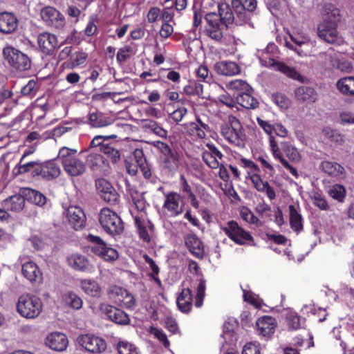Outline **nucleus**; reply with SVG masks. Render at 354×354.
I'll return each mask as SVG.
<instances>
[{
    "label": "nucleus",
    "mask_w": 354,
    "mask_h": 354,
    "mask_svg": "<svg viewBox=\"0 0 354 354\" xmlns=\"http://www.w3.org/2000/svg\"><path fill=\"white\" fill-rule=\"evenodd\" d=\"M18 21L14 15L9 12L0 13V32L9 34L17 28Z\"/></svg>",
    "instance_id": "2f4dec72"
},
{
    "label": "nucleus",
    "mask_w": 354,
    "mask_h": 354,
    "mask_svg": "<svg viewBox=\"0 0 354 354\" xmlns=\"http://www.w3.org/2000/svg\"><path fill=\"white\" fill-rule=\"evenodd\" d=\"M22 274L30 282H35L41 277V272L37 265L32 261H28L22 266Z\"/></svg>",
    "instance_id": "e433bc0d"
},
{
    "label": "nucleus",
    "mask_w": 354,
    "mask_h": 354,
    "mask_svg": "<svg viewBox=\"0 0 354 354\" xmlns=\"http://www.w3.org/2000/svg\"><path fill=\"white\" fill-rule=\"evenodd\" d=\"M25 198L38 207H44L47 203V198L41 192L28 187L21 188Z\"/></svg>",
    "instance_id": "7c9ffc66"
},
{
    "label": "nucleus",
    "mask_w": 354,
    "mask_h": 354,
    "mask_svg": "<svg viewBox=\"0 0 354 354\" xmlns=\"http://www.w3.org/2000/svg\"><path fill=\"white\" fill-rule=\"evenodd\" d=\"M21 92L23 95L34 96L37 92V82L33 80H29L28 82L22 87Z\"/></svg>",
    "instance_id": "774afa93"
},
{
    "label": "nucleus",
    "mask_w": 354,
    "mask_h": 354,
    "mask_svg": "<svg viewBox=\"0 0 354 354\" xmlns=\"http://www.w3.org/2000/svg\"><path fill=\"white\" fill-rule=\"evenodd\" d=\"M65 303L74 309H80L82 306V299L75 293L69 292L64 297Z\"/></svg>",
    "instance_id": "5fc2aeb1"
},
{
    "label": "nucleus",
    "mask_w": 354,
    "mask_h": 354,
    "mask_svg": "<svg viewBox=\"0 0 354 354\" xmlns=\"http://www.w3.org/2000/svg\"><path fill=\"white\" fill-rule=\"evenodd\" d=\"M256 324L260 335L265 337H270L273 335L277 325L275 318L269 315L259 318Z\"/></svg>",
    "instance_id": "b1692460"
},
{
    "label": "nucleus",
    "mask_w": 354,
    "mask_h": 354,
    "mask_svg": "<svg viewBox=\"0 0 354 354\" xmlns=\"http://www.w3.org/2000/svg\"><path fill=\"white\" fill-rule=\"evenodd\" d=\"M89 124L93 127H104L112 124L113 120L100 112H93L88 114Z\"/></svg>",
    "instance_id": "37998d69"
},
{
    "label": "nucleus",
    "mask_w": 354,
    "mask_h": 354,
    "mask_svg": "<svg viewBox=\"0 0 354 354\" xmlns=\"http://www.w3.org/2000/svg\"><path fill=\"white\" fill-rule=\"evenodd\" d=\"M337 88L341 93L349 97H354V77L349 76L339 79Z\"/></svg>",
    "instance_id": "79ce46f5"
},
{
    "label": "nucleus",
    "mask_w": 354,
    "mask_h": 354,
    "mask_svg": "<svg viewBox=\"0 0 354 354\" xmlns=\"http://www.w3.org/2000/svg\"><path fill=\"white\" fill-rule=\"evenodd\" d=\"M241 216L243 220L257 227L263 226V223L248 208H244L241 211Z\"/></svg>",
    "instance_id": "4d7b16f0"
},
{
    "label": "nucleus",
    "mask_w": 354,
    "mask_h": 354,
    "mask_svg": "<svg viewBox=\"0 0 354 354\" xmlns=\"http://www.w3.org/2000/svg\"><path fill=\"white\" fill-rule=\"evenodd\" d=\"M185 245L189 252L196 258L203 259L205 257L203 243L196 235H189L185 239Z\"/></svg>",
    "instance_id": "bb28decb"
},
{
    "label": "nucleus",
    "mask_w": 354,
    "mask_h": 354,
    "mask_svg": "<svg viewBox=\"0 0 354 354\" xmlns=\"http://www.w3.org/2000/svg\"><path fill=\"white\" fill-rule=\"evenodd\" d=\"M101 310L111 322L119 325H128L130 323V318L122 309L109 304H102Z\"/></svg>",
    "instance_id": "6ab92c4d"
},
{
    "label": "nucleus",
    "mask_w": 354,
    "mask_h": 354,
    "mask_svg": "<svg viewBox=\"0 0 354 354\" xmlns=\"http://www.w3.org/2000/svg\"><path fill=\"white\" fill-rule=\"evenodd\" d=\"M288 327L292 330H298L301 327L302 319L295 312H289L286 315Z\"/></svg>",
    "instance_id": "052dcab7"
},
{
    "label": "nucleus",
    "mask_w": 354,
    "mask_h": 354,
    "mask_svg": "<svg viewBox=\"0 0 354 354\" xmlns=\"http://www.w3.org/2000/svg\"><path fill=\"white\" fill-rule=\"evenodd\" d=\"M77 342L85 350L91 353H100L106 348V343L103 338L91 334L80 335Z\"/></svg>",
    "instance_id": "4468645a"
},
{
    "label": "nucleus",
    "mask_w": 354,
    "mask_h": 354,
    "mask_svg": "<svg viewBox=\"0 0 354 354\" xmlns=\"http://www.w3.org/2000/svg\"><path fill=\"white\" fill-rule=\"evenodd\" d=\"M3 56L10 66L15 70L25 71L31 66V61L28 55L11 46L3 49Z\"/></svg>",
    "instance_id": "1a4fd4ad"
},
{
    "label": "nucleus",
    "mask_w": 354,
    "mask_h": 354,
    "mask_svg": "<svg viewBox=\"0 0 354 354\" xmlns=\"http://www.w3.org/2000/svg\"><path fill=\"white\" fill-rule=\"evenodd\" d=\"M206 21L205 32L212 39L216 41H221L223 37V26L219 21V17L216 12H209L205 16Z\"/></svg>",
    "instance_id": "ddd939ff"
},
{
    "label": "nucleus",
    "mask_w": 354,
    "mask_h": 354,
    "mask_svg": "<svg viewBox=\"0 0 354 354\" xmlns=\"http://www.w3.org/2000/svg\"><path fill=\"white\" fill-rule=\"evenodd\" d=\"M68 338L62 333L54 332L48 335L46 344L51 349L57 351H64L68 346Z\"/></svg>",
    "instance_id": "393cba45"
},
{
    "label": "nucleus",
    "mask_w": 354,
    "mask_h": 354,
    "mask_svg": "<svg viewBox=\"0 0 354 354\" xmlns=\"http://www.w3.org/2000/svg\"><path fill=\"white\" fill-rule=\"evenodd\" d=\"M232 8L228 4H221L218 6L219 21H221L226 27L230 24L235 23V15Z\"/></svg>",
    "instance_id": "a19ab883"
},
{
    "label": "nucleus",
    "mask_w": 354,
    "mask_h": 354,
    "mask_svg": "<svg viewBox=\"0 0 354 354\" xmlns=\"http://www.w3.org/2000/svg\"><path fill=\"white\" fill-rule=\"evenodd\" d=\"M127 191L130 194L131 200L135 205L136 209L140 212H143L146 209V200L143 195L139 193L136 189L131 187L128 181H126Z\"/></svg>",
    "instance_id": "ea45409f"
},
{
    "label": "nucleus",
    "mask_w": 354,
    "mask_h": 354,
    "mask_svg": "<svg viewBox=\"0 0 354 354\" xmlns=\"http://www.w3.org/2000/svg\"><path fill=\"white\" fill-rule=\"evenodd\" d=\"M345 187L339 184L334 185L329 190V195L339 202H342L346 196Z\"/></svg>",
    "instance_id": "e2e57ef3"
},
{
    "label": "nucleus",
    "mask_w": 354,
    "mask_h": 354,
    "mask_svg": "<svg viewBox=\"0 0 354 354\" xmlns=\"http://www.w3.org/2000/svg\"><path fill=\"white\" fill-rule=\"evenodd\" d=\"M180 191L186 194L192 207L195 209H198L199 207V202L184 175H181L180 177Z\"/></svg>",
    "instance_id": "49530a36"
},
{
    "label": "nucleus",
    "mask_w": 354,
    "mask_h": 354,
    "mask_svg": "<svg viewBox=\"0 0 354 354\" xmlns=\"http://www.w3.org/2000/svg\"><path fill=\"white\" fill-rule=\"evenodd\" d=\"M134 223L140 239L145 243H149L151 242V236L149 230L151 232L154 231L155 227L153 223L150 220L145 221L140 216H134Z\"/></svg>",
    "instance_id": "4be33fe9"
},
{
    "label": "nucleus",
    "mask_w": 354,
    "mask_h": 354,
    "mask_svg": "<svg viewBox=\"0 0 354 354\" xmlns=\"http://www.w3.org/2000/svg\"><path fill=\"white\" fill-rule=\"evenodd\" d=\"M229 89L234 90L236 103L247 109H255L259 105L258 100L254 97V89L245 81L235 80L228 84Z\"/></svg>",
    "instance_id": "f257e3e1"
},
{
    "label": "nucleus",
    "mask_w": 354,
    "mask_h": 354,
    "mask_svg": "<svg viewBox=\"0 0 354 354\" xmlns=\"http://www.w3.org/2000/svg\"><path fill=\"white\" fill-rule=\"evenodd\" d=\"M134 157L135 158H139V159H138V164L139 165L140 169L145 178L152 183H156L157 181V177L151 172V169L146 162V159L143 158L142 151L136 150L134 151Z\"/></svg>",
    "instance_id": "c9c22d12"
},
{
    "label": "nucleus",
    "mask_w": 354,
    "mask_h": 354,
    "mask_svg": "<svg viewBox=\"0 0 354 354\" xmlns=\"http://www.w3.org/2000/svg\"><path fill=\"white\" fill-rule=\"evenodd\" d=\"M77 152L76 149L63 147L58 153L64 171L71 176H81L86 171V165L77 157Z\"/></svg>",
    "instance_id": "7ed1b4c3"
},
{
    "label": "nucleus",
    "mask_w": 354,
    "mask_h": 354,
    "mask_svg": "<svg viewBox=\"0 0 354 354\" xmlns=\"http://www.w3.org/2000/svg\"><path fill=\"white\" fill-rule=\"evenodd\" d=\"M181 93L189 97H205L203 96V85L200 82L194 80L188 81L187 84L183 87Z\"/></svg>",
    "instance_id": "58836bf2"
},
{
    "label": "nucleus",
    "mask_w": 354,
    "mask_h": 354,
    "mask_svg": "<svg viewBox=\"0 0 354 354\" xmlns=\"http://www.w3.org/2000/svg\"><path fill=\"white\" fill-rule=\"evenodd\" d=\"M288 209L291 228L295 232H300L303 229L301 215L298 212L295 206L293 205H290Z\"/></svg>",
    "instance_id": "09e8293b"
},
{
    "label": "nucleus",
    "mask_w": 354,
    "mask_h": 354,
    "mask_svg": "<svg viewBox=\"0 0 354 354\" xmlns=\"http://www.w3.org/2000/svg\"><path fill=\"white\" fill-rule=\"evenodd\" d=\"M38 161H30L28 162L23 163L19 160V162L15 167L13 172L15 175L24 174L28 172L32 171L37 167Z\"/></svg>",
    "instance_id": "603ef678"
},
{
    "label": "nucleus",
    "mask_w": 354,
    "mask_h": 354,
    "mask_svg": "<svg viewBox=\"0 0 354 354\" xmlns=\"http://www.w3.org/2000/svg\"><path fill=\"white\" fill-rule=\"evenodd\" d=\"M143 257H144L145 262L149 264V266L152 271V272L149 274V277L151 279H153L157 284L160 285L161 281L159 279V277H158L159 272H160L159 267L156 263L155 261L153 259H151V257H149L147 254H145Z\"/></svg>",
    "instance_id": "bf43d9fd"
},
{
    "label": "nucleus",
    "mask_w": 354,
    "mask_h": 354,
    "mask_svg": "<svg viewBox=\"0 0 354 354\" xmlns=\"http://www.w3.org/2000/svg\"><path fill=\"white\" fill-rule=\"evenodd\" d=\"M321 168L325 174L334 178H342L345 174L344 168L335 162L323 161L321 164Z\"/></svg>",
    "instance_id": "f704fd0d"
},
{
    "label": "nucleus",
    "mask_w": 354,
    "mask_h": 354,
    "mask_svg": "<svg viewBox=\"0 0 354 354\" xmlns=\"http://www.w3.org/2000/svg\"><path fill=\"white\" fill-rule=\"evenodd\" d=\"M95 187L102 199L111 205L116 204L120 199V195L113 185L104 178L95 180Z\"/></svg>",
    "instance_id": "2eb2a0df"
},
{
    "label": "nucleus",
    "mask_w": 354,
    "mask_h": 354,
    "mask_svg": "<svg viewBox=\"0 0 354 354\" xmlns=\"http://www.w3.org/2000/svg\"><path fill=\"white\" fill-rule=\"evenodd\" d=\"M155 147L161 153V165L164 171L170 175L175 174L181 165L180 153L162 141H157Z\"/></svg>",
    "instance_id": "39448f33"
},
{
    "label": "nucleus",
    "mask_w": 354,
    "mask_h": 354,
    "mask_svg": "<svg viewBox=\"0 0 354 354\" xmlns=\"http://www.w3.org/2000/svg\"><path fill=\"white\" fill-rule=\"evenodd\" d=\"M61 173L59 164L55 160L44 162L38 161L37 167L32 171L33 177H41L44 180H50L57 178Z\"/></svg>",
    "instance_id": "f8f14e48"
},
{
    "label": "nucleus",
    "mask_w": 354,
    "mask_h": 354,
    "mask_svg": "<svg viewBox=\"0 0 354 354\" xmlns=\"http://www.w3.org/2000/svg\"><path fill=\"white\" fill-rule=\"evenodd\" d=\"M202 158L206 165L212 169H217L220 166V159L209 154L207 152H203Z\"/></svg>",
    "instance_id": "338daca9"
},
{
    "label": "nucleus",
    "mask_w": 354,
    "mask_h": 354,
    "mask_svg": "<svg viewBox=\"0 0 354 354\" xmlns=\"http://www.w3.org/2000/svg\"><path fill=\"white\" fill-rule=\"evenodd\" d=\"M270 64L276 67V70L286 75L287 77L293 80L302 81L303 77L299 72L294 68L290 67L286 64L280 62L275 61L273 59H270Z\"/></svg>",
    "instance_id": "4c0bfd02"
},
{
    "label": "nucleus",
    "mask_w": 354,
    "mask_h": 354,
    "mask_svg": "<svg viewBox=\"0 0 354 354\" xmlns=\"http://www.w3.org/2000/svg\"><path fill=\"white\" fill-rule=\"evenodd\" d=\"M340 20V11L333 8L328 13L324 21L317 26L318 36L328 43H335L337 40V23Z\"/></svg>",
    "instance_id": "20e7f679"
},
{
    "label": "nucleus",
    "mask_w": 354,
    "mask_h": 354,
    "mask_svg": "<svg viewBox=\"0 0 354 354\" xmlns=\"http://www.w3.org/2000/svg\"><path fill=\"white\" fill-rule=\"evenodd\" d=\"M86 239L93 244L91 248V252L103 260L114 261L118 259V251L113 248L108 247L105 241L99 236L89 234L86 236Z\"/></svg>",
    "instance_id": "9b49d317"
},
{
    "label": "nucleus",
    "mask_w": 354,
    "mask_h": 354,
    "mask_svg": "<svg viewBox=\"0 0 354 354\" xmlns=\"http://www.w3.org/2000/svg\"><path fill=\"white\" fill-rule=\"evenodd\" d=\"M80 286L83 291L91 297H99L101 295V288L93 279H83L81 281Z\"/></svg>",
    "instance_id": "a18cd8bd"
},
{
    "label": "nucleus",
    "mask_w": 354,
    "mask_h": 354,
    "mask_svg": "<svg viewBox=\"0 0 354 354\" xmlns=\"http://www.w3.org/2000/svg\"><path fill=\"white\" fill-rule=\"evenodd\" d=\"M41 17L48 26L57 29L64 27L66 21L64 16L56 8L46 6L41 10Z\"/></svg>",
    "instance_id": "dca6fc26"
},
{
    "label": "nucleus",
    "mask_w": 354,
    "mask_h": 354,
    "mask_svg": "<svg viewBox=\"0 0 354 354\" xmlns=\"http://www.w3.org/2000/svg\"><path fill=\"white\" fill-rule=\"evenodd\" d=\"M66 218L70 226L76 231L81 230L86 227V214L79 206H69L66 210Z\"/></svg>",
    "instance_id": "f3484780"
},
{
    "label": "nucleus",
    "mask_w": 354,
    "mask_h": 354,
    "mask_svg": "<svg viewBox=\"0 0 354 354\" xmlns=\"http://www.w3.org/2000/svg\"><path fill=\"white\" fill-rule=\"evenodd\" d=\"M178 309L184 313L191 311L193 306V295L189 288H183L177 297L176 301Z\"/></svg>",
    "instance_id": "c85d7f7f"
},
{
    "label": "nucleus",
    "mask_w": 354,
    "mask_h": 354,
    "mask_svg": "<svg viewBox=\"0 0 354 354\" xmlns=\"http://www.w3.org/2000/svg\"><path fill=\"white\" fill-rule=\"evenodd\" d=\"M117 136L111 135L109 136H96L91 140L89 147L91 148L100 147V151H102L104 145H107L111 138H116Z\"/></svg>",
    "instance_id": "0e129e2a"
},
{
    "label": "nucleus",
    "mask_w": 354,
    "mask_h": 354,
    "mask_svg": "<svg viewBox=\"0 0 354 354\" xmlns=\"http://www.w3.org/2000/svg\"><path fill=\"white\" fill-rule=\"evenodd\" d=\"M88 54L85 52H76L70 56V64L71 68H75L86 63Z\"/></svg>",
    "instance_id": "680f3d73"
},
{
    "label": "nucleus",
    "mask_w": 354,
    "mask_h": 354,
    "mask_svg": "<svg viewBox=\"0 0 354 354\" xmlns=\"http://www.w3.org/2000/svg\"><path fill=\"white\" fill-rule=\"evenodd\" d=\"M26 201V199L21 192V188L19 194L10 196L3 200L2 205L8 211L19 212L24 209Z\"/></svg>",
    "instance_id": "5701e85b"
},
{
    "label": "nucleus",
    "mask_w": 354,
    "mask_h": 354,
    "mask_svg": "<svg viewBox=\"0 0 354 354\" xmlns=\"http://www.w3.org/2000/svg\"><path fill=\"white\" fill-rule=\"evenodd\" d=\"M216 71L223 75L233 76L241 72L240 66L234 62L222 61L216 64Z\"/></svg>",
    "instance_id": "72a5a7b5"
},
{
    "label": "nucleus",
    "mask_w": 354,
    "mask_h": 354,
    "mask_svg": "<svg viewBox=\"0 0 354 354\" xmlns=\"http://www.w3.org/2000/svg\"><path fill=\"white\" fill-rule=\"evenodd\" d=\"M43 304L35 295L24 294L19 297L17 310L19 314L26 319L37 318L42 312Z\"/></svg>",
    "instance_id": "0eeeda50"
},
{
    "label": "nucleus",
    "mask_w": 354,
    "mask_h": 354,
    "mask_svg": "<svg viewBox=\"0 0 354 354\" xmlns=\"http://www.w3.org/2000/svg\"><path fill=\"white\" fill-rule=\"evenodd\" d=\"M146 127L160 137L167 138V131L162 127L156 121L149 120L146 124Z\"/></svg>",
    "instance_id": "69168bd1"
},
{
    "label": "nucleus",
    "mask_w": 354,
    "mask_h": 354,
    "mask_svg": "<svg viewBox=\"0 0 354 354\" xmlns=\"http://www.w3.org/2000/svg\"><path fill=\"white\" fill-rule=\"evenodd\" d=\"M337 59V53L332 48L319 55V62L326 69H333Z\"/></svg>",
    "instance_id": "de8ad7c7"
},
{
    "label": "nucleus",
    "mask_w": 354,
    "mask_h": 354,
    "mask_svg": "<svg viewBox=\"0 0 354 354\" xmlns=\"http://www.w3.org/2000/svg\"><path fill=\"white\" fill-rule=\"evenodd\" d=\"M87 161L91 169L94 171H104L108 167V162L99 153H91L88 156Z\"/></svg>",
    "instance_id": "c03bdc74"
},
{
    "label": "nucleus",
    "mask_w": 354,
    "mask_h": 354,
    "mask_svg": "<svg viewBox=\"0 0 354 354\" xmlns=\"http://www.w3.org/2000/svg\"><path fill=\"white\" fill-rule=\"evenodd\" d=\"M295 98L300 102H315L317 98L316 91L310 86H301L295 91Z\"/></svg>",
    "instance_id": "473e14b6"
},
{
    "label": "nucleus",
    "mask_w": 354,
    "mask_h": 354,
    "mask_svg": "<svg viewBox=\"0 0 354 354\" xmlns=\"http://www.w3.org/2000/svg\"><path fill=\"white\" fill-rule=\"evenodd\" d=\"M109 299L120 308L133 310L136 306V299L127 289L115 286H110L106 290Z\"/></svg>",
    "instance_id": "6e6552de"
},
{
    "label": "nucleus",
    "mask_w": 354,
    "mask_h": 354,
    "mask_svg": "<svg viewBox=\"0 0 354 354\" xmlns=\"http://www.w3.org/2000/svg\"><path fill=\"white\" fill-rule=\"evenodd\" d=\"M185 129L188 136L194 140H203L206 137V132L210 131L209 126L203 122L199 118L196 122H192L185 124Z\"/></svg>",
    "instance_id": "aec40b11"
},
{
    "label": "nucleus",
    "mask_w": 354,
    "mask_h": 354,
    "mask_svg": "<svg viewBox=\"0 0 354 354\" xmlns=\"http://www.w3.org/2000/svg\"><path fill=\"white\" fill-rule=\"evenodd\" d=\"M222 136L230 144L237 147L244 145L246 135L240 120L230 115L227 120L221 125Z\"/></svg>",
    "instance_id": "f03ea898"
},
{
    "label": "nucleus",
    "mask_w": 354,
    "mask_h": 354,
    "mask_svg": "<svg viewBox=\"0 0 354 354\" xmlns=\"http://www.w3.org/2000/svg\"><path fill=\"white\" fill-rule=\"evenodd\" d=\"M67 262L73 269L81 272L87 271L90 266L88 258L79 253L71 254L68 256Z\"/></svg>",
    "instance_id": "c756f323"
},
{
    "label": "nucleus",
    "mask_w": 354,
    "mask_h": 354,
    "mask_svg": "<svg viewBox=\"0 0 354 354\" xmlns=\"http://www.w3.org/2000/svg\"><path fill=\"white\" fill-rule=\"evenodd\" d=\"M232 8H233L235 13V24L237 26H242L244 24H248L250 26L253 27V24L251 22V15H252L250 12L243 10L241 6V3L239 0L232 1Z\"/></svg>",
    "instance_id": "a878e982"
},
{
    "label": "nucleus",
    "mask_w": 354,
    "mask_h": 354,
    "mask_svg": "<svg viewBox=\"0 0 354 354\" xmlns=\"http://www.w3.org/2000/svg\"><path fill=\"white\" fill-rule=\"evenodd\" d=\"M73 127L71 122H64L59 124L50 131L51 138L56 139L68 131H72Z\"/></svg>",
    "instance_id": "13d9d810"
},
{
    "label": "nucleus",
    "mask_w": 354,
    "mask_h": 354,
    "mask_svg": "<svg viewBox=\"0 0 354 354\" xmlns=\"http://www.w3.org/2000/svg\"><path fill=\"white\" fill-rule=\"evenodd\" d=\"M98 221L103 230L113 236L120 235L124 230V223L120 216L108 207L100 209Z\"/></svg>",
    "instance_id": "423d86ee"
},
{
    "label": "nucleus",
    "mask_w": 354,
    "mask_h": 354,
    "mask_svg": "<svg viewBox=\"0 0 354 354\" xmlns=\"http://www.w3.org/2000/svg\"><path fill=\"white\" fill-rule=\"evenodd\" d=\"M184 203L180 194L170 192L165 194L163 204L165 208L173 216L181 214L183 212Z\"/></svg>",
    "instance_id": "a211bd4d"
},
{
    "label": "nucleus",
    "mask_w": 354,
    "mask_h": 354,
    "mask_svg": "<svg viewBox=\"0 0 354 354\" xmlns=\"http://www.w3.org/2000/svg\"><path fill=\"white\" fill-rule=\"evenodd\" d=\"M119 354H140L138 347L129 342L120 341L117 345Z\"/></svg>",
    "instance_id": "864d4df0"
},
{
    "label": "nucleus",
    "mask_w": 354,
    "mask_h": 354,
    "mask_svg": "<svg viewBox=\"0 0 354 354\" xmlns=\"http://www.w3.org/2000/svg\"><path fill=\"white\" fill-rule=\"evenodd\" d=\"M254 187L261 193H263L270 200L276 198V192L274 189L270 185L267 180H263L260 175H254L252 179Z\"/></svg>",
    "instance_id": "cd10ccee"
},
{
    "label": "nucleus",
    "mask_w": 354,
    "mask_h": 354,
    "mask_svg": "<svg viewBox=\"0 0 354 354\" xmlns=\"http://www.w3.org/2000/svg\"><path fill=\"white\" fill-rule=\"evenodd\" d=\"M37 43L41 51L47 55H52L58 46L56 35L48 32L40 33L38 35Z\"/></svg>",
    "instance_id": "412c9836"
},
{
    "label": "nucleus",
    "mask_w": 354,
    "mask_h": 354,
    "mask_svg": "<svg viewBox=\"0 0 354 354\" xmlns=\"http://www.w3.org/2000/svg\"><path fill=\"white\" fill-rule=\"evenodd\" d=\"M116 145H118L116 142H109L107 145H103L101 151L104 153L113 163H117L120 160V153Z\"/></svg>",
    "instance_id": "8fccbe9b"
},
{
    "label": "nucleus",
    "mask_w": 354,
    "mask_h": 354,
    "mask_svg": "<svg viewBox=\"0 0 354 354\" xmlns=\"http://www.w3.org/2000/svg\"><path fill=\"white\" fill-rule=\"evenodd\" d=\"M281 149L286 154L289 159L294 161H299L300 155L296 148L288 142H281Z\"/></svg>",
    "instance_id": "6e6d98bb"
},
{
    "label": "nucleus",
    "mask_w": 354,
    "mask_h": 354,
    "mask_svg": "<svg viewBox=\"0 0 354 354\" xmlns=\"http://www.w3.org/2000/svg\"><path fill=\"white\" fill-rule=\"evenodd\" d=\"M238 164L241 167L247 170L248 176L251 180L253 176L259 175V172L260 171V169L252 160H248L245 158H241Z\"/></svg>",
    "instance_id": "3c124183"
},
{
    "label": "nucleus",
    "mask_w": 354,
    "mask_h": 354,
    "mask_svg": "<svg viewBox=\"0 0 354 354\" xmlns=\"http://www.w3.org/2000/svg\"><path fill=\"white\" fill-rule=\"evenodd\" d=\"M222 230L227 237L239 245L250 244L254 241V238L251 234L244 230L239 224L234 221H228L225 226L223 227Z\"/></svg>",
    "instance_id": "9d476101"
}]
</instances>
